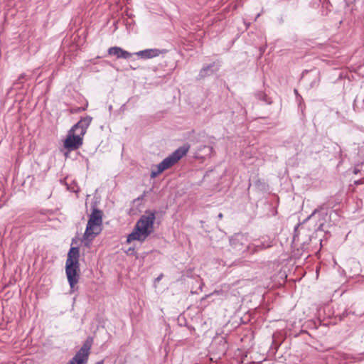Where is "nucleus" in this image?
<instances>
[{"mask_svg": "<svg viewBox=\"0 0 364 364\" xmlns=\"http://www.w3.org/2000/svg\"><path fill=\"white\" fill-rule=\"evenodd\" d=\"M155 219L154 213L146 211L136 222L132 232L128 235L127 242L130 243L134 240L144 241L154 232Z\"/></svg>", "mask_w": 364, "mask_h": 364, "instance_id": "nucleus-1", "label": "nucleus"}, {"mask_svg": "<svg viewBox=\"0 0 364 364\" xmlns=\"http://www.w3.org/2000/svg\"><path fill=\"white\" fill-rule=\"evenodd\" d=\"M91 117H87L77 122L69 132L64 141V146L68 149H77L82 143V136L91 122Z\"/></svg>", "mask_w": 364, "mask_h": 364, "instance_id": "nucleus-2", "label": "nucleus"}, {"mask_svg": "<svg viewBox=\"0 0 364 364\" xmlns=\"http://www.w3.org/2000/svg\"><path fill=\"white\" fill-rule=\"evenodd\" d=\"M79 256V249L77 247H71L68 254L66 260V275L73 291L74 290L75 286L77 284L80 277Z\"/></svg>", "mask_w": 364, "mask_h": 364, "instance_id": "nucleus-3", "label": "nucleus"}, {"mask_svg": "<svg viewBox=\"0 0 364 364\" xmlns=\"http://www.w3.org/2000/svg\"><path fill=\"white\" fill-rule=\"evenodd\" d=\"M102 230V213L100 210L94 209L90 214L85 232L82 236L85 245L89 247L93 239Z\"/></svg>", "mask_w": 364, "mask_h": 364, "instance_id": "nucleus-4", "label": "nucleus"}, {"mask_svg": "<svg viewBox=\"0 0 364 364\" xmlns=\"http://www.w3.org/2000/svg\"><path fill=\"white\" fill-rule=\"evenodd\" d=\"M187 152L185 148H179L172 154L166 157L162 162L152 167L151 176L155 178L164 171L169 168L180 160Z\"/></svg>", "mask_w": 364, "mask_h": 364, "instance_id": "nucleus-5", "label": "nucleus"}, {"mask_svg": "<svg viewBox=\"0 0 364 364\" xmlns=\"http://www.w3.org/2000/svg\"><path fill=\"white\" fill-rule=\"evenodd\" d=\"M90 343L87 341L68 364H82L87 360L90 349Z\"/></svg>", "mask_w": 364, "mask_h": 364, "instance_id": "nucleus-6", "label": "nucleus"}, {"mask_svg": "<svg viewBox=\"0 0 364 364\" xmlns=\"http://www.w3.org/2000/svg\"><path fill=\"white\" fill-rule=\"evenodd\" d=\"M164 53V50H161L159 49H146L136 53V55L141 58L149 59L157 57Z\"/></svg>", "mask_w": 364, "mask_h": 364, "instance_id": "nucleus-7", "label": "nucleus"}, {"mask_svg": "<svg viewBox=\"0 0 364 364\" xmlns=\"http://www.w3.org/2000/svg\"><path fill=\"white\" fill-rule=\"evenodd\" d=\"M108 53L110 55L116 56L117 58L127 59L132 56L130 53L117 46L109 48L108 50Z\"/></svg>", "mask_w": 364, "mask_h": 364, "instance_id": "nucleus-8", "label": "nucleus"}, {"mask_svg": "<svg viewBox=\"0 0 364 364\" xmlns=\"http://www.w3.org/2000/svg\"><path fill=\"white\" fill-rule=\"evenodd\" d=\"M246 240V238L242 235H237L231 240V245L235 250L238 251L245 252L248 249V246L245 245L244 249L240 248V246L243 245V242Z\"/></svg>", "mask_w": 364, "mask_h": 364, "instance_id": "nucleus-9", "label": "nucleus"}, {"mask_svg": "<svg viewBox=\"0 0 364 364\" xmlns=\"http://www.w3.org/2000/svg\"><path fill=\"white\" fill-rule=\"evenodd\" d=\"M316 219V218H318L320 221V223L318 224V229H321L323 225V220L324 219L323 218V216L317 210H315L312 213L311 215H310L307 220H311V219Z\"/></svg>", "mask_w": 364, "mask_h": 364, "instance_id": "nucleus-10", "label": "nucleus"}, {"mask_svg": "<svg viewBox=\"0 0 364 364\" xmlns=\"http://www.w3.org/2000/svg\"><path fill=\"white\" fill-rule=\"evenodd\" d=\"M210 66H208L207 68H204L201 71H200V75L202 77L205 76L207 71L210 69Z\"/></svg>", "mask_w": 364, "mask_h": 364, "instance_id": "nucleus-11", "label": "nucleus"}, {"mask_svg": "<svg viewBox=\"0 0 364 364\" xmlns=\"http://www.w3.org/2000/svg\"><path fill=\"white\" fill-rule=\"evenodd\" d=\"M358 171H360V169H358L357 167H355L354 169V173H357Z\"/></svg>", "mask_w": 364, "mask_h": 364, "instance_id": "nucleus-12", "label": "nucleus"}, {"mask_svg": "<svg viewBox=\"0 0 364 364\" xmlns=\"http://www.w3.org/2000/svg\"><path fill=\"white\" fill-rule=\"evenodd\" d=\"M218 217H219L220 218H223V214H222V213H220V214L218 215Z\"/></svg>", "mask_w": 364, "mask_h": 364, "instance_id": "nucleus-13", "label": "nucleus"}, {"mask_svg": "<svg viewBox=\"0 0 364 364\" xmlns=\"http://www.w3.org/2000/svg\"><path fill=\"white\" fill-rule=\"evenodd\" d=\"M100 364V363H99Z\"/></svg>", "mask_w": 364, "mask_h": 364, "instance_id": "nucleus-14", "label": "nucleus"}]
</instances>
